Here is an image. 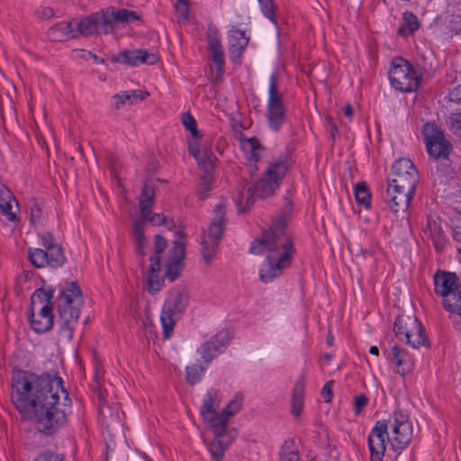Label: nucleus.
I'll list each match as a JSON object with an SVG mask.
<instances>
[{"instance_id": "f257e3e1", "label": "nucleus", "mask_w": 461, "mask_h": 461, "mask_svg": "<svg viewBox=\"0 0 461 461\" xmlns=\"http://www.w3.org/2000/svg\"><path fill=\"white\" fill-rule=\"evenodd\" d=\"M68 400L59 377L17 371L12 378L11 401L24 420L42 433L50 434L66 422L60 397Z\"/></svg>"}, {"instance_id": "de8ad7c7", "label": "nucleus", "mask_w": 461, "mask_h": 461, "mask_svg": "<svg viewBox=\"0 0 461 461\" xmlns=\"http://www.w3.org/2000/svg\"><path fill=\"white\" fill-rule=\"evenodd\" d=\"M34 461H63V458L60 455L45 452L37 456Z\"/></svg>"}, {"instance_id": "0e129e2a", "label": "nucleus", "mask_w": 461, "mask_h": 461, "mask_svg": "<svg viewBox=\"0 0 461 461\" xmlns=\"http://www.w3.org/2000/svg\"><path fill=\"white\" fill-rule=\"evenodd\" d=\"M324 357H325V359H326L327 361H330V359H331V356H330V355H329V354H326V355L324 356Z\"/></svg>"}, {"instance_id": "8fccbe9b", "label": "nucleus", "mask_w": 461, "mask_h": 461, "mask_svg": "<svg viewBox=\"0 0 461 461\" xmlns=\"http://www.w3.org/2000/svg\"><path fill=\"white\" fill-rule=\"evenodd\" d=\"M32 312H35V315L53 316L52 303L48 305H41L40 307L32 309Z\"/></svg>"}, {"instance_id": "13d9d810", "label": "nucleus", "mask_w": 461, "mask_h": 461, "mask_svg": "<svg viewBox=\"0 0 461 461\" xmlns=\"http://www.w3.org/2000/svg\"><path fill=\"white\" fill-rule=\"evenodd\" d=\"M344 113L348 117H351L352 116L353 110H352V107L349 104L345 107Z\"/></svg>"}, {"instance_id": "37998d69", "label": "nucleus", "mask_w": 461, "mask_h": 461, "mask_svg": "<svg viewBox=\"0 0 461 461\" xmlns=\"http://www.w3.org/2000/svg\"><path fill=\"white\" fill-rule=\"evenodd\" d=\"M182 123L188 130L194 139L199 137V132L196 128V122L194 118L188 113H185L182 115Z\"/></svg>"}, {"instance_id": "f8f14e48", "label": "nucleus", "mask_w": 461, "mask_h": 461, "mask_svg": "<svg viewBox=\"0 0 461 461\" xmlns=\"http://www.w3.org/2000/svg\"><path fill=\"white\" fill-rule=\"evenodd\" d=\"M269 127L277 131L286 121V111L282 96L277 89V78L271 75L269 78L268 101L266 113Z\"/></svg>"}, {"instance_id": "20e7f679", "label": "nucleus", "mask_w": 461, "mask_h": 461, "mask_svg": "<svg viewBox=\"0 0 461 461\" xmlns=\"http://www.w3.org/2000/svg\"><path fill=\"white\" fill-rule=\"evenodd\" d=\"M393 448L402 449L412 437V424L409 416L402 411H395L387 420H379L371 429L367 441L371 461H383L386 447L390 442Z\"/></svg>"}, {"instance_id": "ddd939ff", "label": "nucleus", "mask_w": 461, "mask_h": 461, "mask_svg": "<svg viewBox=\"0 0 461 461\" xmlns=\"http://www.w3.org/2000/svg\"><path fill=\"white\" fill-rule=\"evenodd\" d=\"M418 183V170L411 159L402 158L394 162L388 185L397 188L416 189Z\"/></svg>"}, {"instance_id": "4d7b16f0", "label": "nucleus", "mask_w": 461, "mask_h": 461, "mask_svg": "<svg viewBox=\"0 0 461 461\" xmlns=\"http://www.w3.org/2000/svg\"><path fill=\"white\" fill-rule=\"evenodd\" d=\"M453 237L456 241L461 242V226L453 229Z\"/></svg>"}, {"instance_id": "c03bdc74", "label": "nucleus", "mask_w": 461, "mask_h": 461, "mask_svg": "<svg viewBox=\"0 0 461 461\" xmlns=\"http://www.w3.org/2000/svg\"><path fill=\"white\" fill-rule=\"evenodd\" d=\"M450 130L456 135H461V113H453L448 117Z\"/></svg>"}, {"instance_id": "9b49d317", "label": "nucleus", "mask_w": 461, "mask_h": 461, "mask_svg": "<svg viewBox=\"0 0 461 461\" xmlns=\"http://www.w3.org/2000/svg\"><path fill=\"white\" fill-rule=\"evenodd\" d=\"M395 334L414 348L425 345L426 337L421 323L415 315H401L394 322Z\"/></svg>"}, {"instance_id": "2f4dec72", "label": "nucleus", "mask_w": 461, "mask_h": 461, "mask_svg": "<svg viewBox=\"0 0 461 461\" xmlns=\"http://www.w3.org/2000/svg\"><path fill=\"white\" fill-rule=\"evenodd\" d=\"M120 409L118 403L109 404L108 402H103L100 405L99 412L107 426L121 421Z\"/></svg>"}, {"instance_id": "a18cd8bd", "label": "nucleus", "mask_w": 461, "mask_h": 461, "mask_svg": "<svg viewBox=\"0 0 461 461\" xmlns=\"http://www.w3.org/2000/svg\"><path fill=\"white\" fill-rule=\"evenodd\" d=\"M262 13L266 17H267L270 21L275 23V12H274V4L272 0H258Z\"/></svg>"}, {"instance_id": "b1692460", "label": "nucleus", "mask_w": 461, "mask_h": 461, "mask_svg": "<svg viewBox=\"0 0 461 461\" xmlns=\"http://www.w3.org/2000/svg\"><path fill=\"white\" fill-rule=\"evenodd\" d=\"M238 140L240 142V147L249 162H258L260 158H262L264 149L260 145L258 139L254 137L246 138L242 134H240L238 136Z\"/></svg>"}, {"instance_id": "c9c22d12", "label": "nucleus", "mask_w": 461, "mask_h": 461, "mask_svg": "<svg viewBox=\"0 0 461 461\" xmlns=\"http://www.w3.org/2000/svg\"><path fill=\"white\" fill-rule=\"evenodd\" d=\"M403 23L398 29V33L402 36H408L419 29L420 23L417 17L409 12L402 15Z\"/></svg>"}, {"instance_id": "c756f323", "label": "nucleus", "mask_w": 461, "mask_h": 461, "mask_svg": "<svg viewBox=\"0 0 461 461\" xmlns=\"http://www.w3.org/2000/svg\"><path fill=\"white\" fill-rule=\"evenodd\" d=\"M223 342L219 339L216 336L211 340L203 343L198 349V353L206 364H209L213 358H215L219 353L220 348L223 347Z\"/></svg>"}, {"instance_id": "bf43d9fd", "label": "nucleus", "mask_w": 461, "mask_h": 461, "mask_svg": "<svg viewBox=\"0 0 461 461\" xmlns=\"http://www.w3.org/2000/svg\"><path fill=\"white\" fill-rule=\"evenodd\" d=\"M137 91H138V98H140V100H143L147 96L149 95V94L148 92H143V91H140V90H137Z\"/></svg>"}, {"instance_id": "e433bc0d", "label": "nucleus", "mask_w": 461, "mask_h": 461, "mask_svg": "<svg viewBox=\"0 0 461 461\" xmlns=\"http://www.w3.org/2000/svg\"><path fill=\"white\" fill-rule=\"evenodd\" d=\"M204 170L206 171L204 176L201 179V188L200 197L204 199L206 197V193L210 191V185L212 183V176L210 173V170L213 166V158L212 156H207L206 159L203 162Z\"/></svg>"}, {"instance_id": "4be33fe9", "label": "nucleus", "mask_w": 461, "mask_h": 461, "mask_svg": "<svg viewBox=\"0 0 461 461\" xmlns=\"http://www.w3.org/2000/svg\"><path fill=\"white\" fill-rule=\"evenodd\" d=\"M208 46L215 66V78L220 79L223 73V49L216 27L209 26Z\"/></svg>"}, {"instance_id": "9d476101", "label": "nucleus", "mask_w": 461, "mask_h": 461, "mask_svg": "<svg viewBox=\"0 0 461 461\" xmlns=\"http://www.w3.org/2000/svg\"><path fill=\"white\" fill-rule=\"evenodd\" d=\"M389 78L395 89L402 92H411L418 88L420 75L407 60L397 58L393 60Z\"/></svg>"}, {"instance_id": "864d4df0", "label": "nucleus", "mask_w": 461, "mask_h": 461, "mask_svg": "<svg viewBox=\"0 0 461 461\" xmlns=\"http://www.w3.org/2000/svg\"><path fill=\"white\" fill-rule=\"evenodd\" d=\"M189 152H190V154H191L192 156H194V157L197 159V161H198L199 163H202V164H203V162L204 160L200 161V158H198V155H199V149H198V145H197V143H196L194 140V141H190V142H189Z\"/></svg>"}, {"instance_id": "72a5a7b5", "label": "nucleus", "mask_w": 461, "mask_h": 461, "mask_svg": "<svg viewBox=\"0 0 461 461\" xmlns=\"http://www.w3.org/2000/svg\"><path fill=\"white\" fill-rule=\"evenodd\" d=\"M32 328L37 333H43L48 331L53 325V316L35 315L32 312L30 315Z\"/></svg>"}, {"instance_id": "a211bd4d", "label": "nucleus", "mask_w": 461, "mask_h": 461, "mask_svg": "<svg viewBox=\"0 0 461 461\" xmlns=\"http://www.w3.org/2000/svg\"><path fill=\"white\" fill-rule=\"evenodd\" d=\"M167 247V240L160 236H155L154 252L149 258L150 265L149 267L148 283L149 292L155 294L160 288L159 272L161 270V263L159 254Z\"/></svg>"}, {"instance_id": "39448f33", "label": "nucleus", "mask_w": 461, "mask_h": 461, "mask_svg": "<svg viewBox=\"0 0 461 461\" xmlns=\"http://www.w3.org/2000/svg\"><path fill=\"white\" fill-rule=\"evenodd\" d=\"M82 292L76 283L66 284L59 298L60 332L68 339L73 337V329L77 322Z\"/></svg>"}, {"instance_id": "1a4fd4ad", "label": "nucleus", "mask_w": 461, "mask_h": 461, "mask_svg": "<svg viewBox=\"0 0 461 461\" xmlns=\"http://www.w3.org/2000/svg\"><path fill=\"white\" fill-rule=\"evenodd\" d=\"M42 249H30L28 255L31 262L38 268L49 266L56 268L65 263L61 247L50 233L41 236Z\"/></svg>"}, {"instance_id": "4468645a", "label": "nucleus", "mask_w": 461, "mask_h": 461, "mask_svg": "<svg viewBox=\"0 0 461 461\" xmlns=\"http://www.w3.org/2000/svg\"><path fill=\"white\" fill-rule=\"evenodd\" d=\"M422 134L426 143L428 153L434 158H447L450 150V143L445 138L442 130L435 123H425Z\"/></svg>"}, {"instance_id": "69168bd1", "label": "nucleus", "mask_w": 461, "mask_h": 461, "mask_svg": "<svg viewBox=\"0 0 461 461\" xmlns=\"http://www.w3.org/2000/svg\"><path fill=\"white\" fill-rule=\"evenodd\" d=\"M145 459L146 461H152L151 459H149L147 456H145Z\"/></svg>"}, {"instance_id": "6ab92c4d", "label": "nucleus", "mask_w": 461, "mask_h": 461, "mask_svg": "<svg viewBox=\"0 0 461 461\" xmlns=\"http://www.w3.org/2000/svg\"><path fill=\"white\" fill-rule=\"evenodd\" d=\"M73 24L75 25L77 37L79 35L88 36L94 33L107 34L110 32L108 25H106L104 11L86 18L74 19Z\"/></svg>"}, {"instance_id": "5701e85b", "label": "nucleus", "mask_w": 461, "mask_h": 461, "mask_svg": "<svg viewBox=\"0 0 461 461\" xmlns=\"http://www.w3.org/2000/svg\"><path fill=\"white\" fill-rule=\"evenodd\" d=\"M249 43V38L243 31L232 29L229 32V53L234 63H239L242 53Z\"/></svg>"}, {"instance_id": "5fc2aeb1", "label": "nucleus", "mask_w": 461, "mask_h": 461, "mask_svg": "<svg viewBox=\"0 0 461 461\" xmlns=\"http://www.w3.org/2000/svg\"><path fill=\"white\" fill-rule=\"evenodd\" d=\"M82 58L86 60L92 59L95 63H101V64L104 63V59L97 57L95 54H93L90 51H84V53L82 54Z\"/></svg>"}, {"instance_id": "393cba45", "label": "nucleus", "mask_w": 461, "mask_h": 461, "mask_svg": "<svg viewBox=\"0 0 461 461\" xmlns=\"http://www.w3.org/2000/svg\"><path fill=\"white\" fill-rule=\"evenodd\" d=\"M104 11L106 25L112 32V23H130L140 19L138 14L134 11L126 9H116L114 7L106 8Z\"/></svg>"}, {"instance_id": "3c124183", "label": "nucleus", "mask_w": 461, "mask_h": 461, "mask_svg": "<svg viewBox=\"0 0 461 461\" xmlns=\"http://www.w3.org/2000/svg\"><path fill=\"white\" fill-rule=\"evenodd\" d=\"M41 213V211L38 204L34 203L32 206H31L30 220L32 224H35L39 221Z\"/></svg>"}, {"instance_id": "052dcab7", "label": "nucleus", "mask_w": 461, "mask_h": 461, "mask_svg": "<svg viewBox=\"0 0 461 461\" xmlns=\"http://www.w3.org/2000/svg\"><path fill=\"white\" fill-rule=\"evenodd\" d=\"M328 122H329V124L330 126L331 134L334 136V131H337L336 125H335L334 122L330 118L328 119Z\"/></svg>"}, {"instance_id": "dca6fc26", "label": "nucleus", "mask_w": 461, "mask_h": 461, "mask_svg": "<svg viewBox=\"0 0 461 461\" xmlns=\"http://www.w3.org/2000/svg\"><path fill=\"white\" fill-rule=\"evenodd\" d=\"M278 185L279 184H277L276 180H271L264 175L253 187L247 189L246 197L243 195L241 199L237 202L239 212H245L253 205L255 194L261 199L267 198L275 192Z\"/></svg>"}, {"instance_id": "c85d7f7f", "label": "nucleus", "mask_w": 461, "mask_h": 461, "mask_svg": "<svg viewBox=\"0 0 461 461\" xmlns=\"http://www.w3.org/2000/svg\"><path fill=\"white\" fill-rule=\"evenodd\" d=\"M423 230L425 234L432 239L436 249H441L443 247L444 233L438 219L431 216L428 217L427 224Z\"/></svg>"}, {"instance_id": "58836bf2", "label": "nucleus", "mask_w": 461, "mask_h": 461, "mask_svg": "<svg viewBox=\"0 0 461 461\" xmlns=\"http://www.w3.org/2000/svg\"><path fill=\"white\" fill-rule=\"evenodd\" d=\"M303 384L297 383L294 386L292 397V411L294 415L299 416L301 414L303 405Z\"/></svg>"}, {"instance_id": "a878e982", "label": "nucleus", "mask_w": 461, "mask_h": 461, "mask_svg": "<svg viewBox=\"0 0 461 461\" xmlns=\"http://www.w3.org/2000/svg\"><path fill=\"white\" fill-rule=\"evenodd\" d=\"M288 169L287 159L285 156L273 158L267 161L265 176L271 180H276L277 184L284 178Z\"/></svg>"}, {"instance_id": "2eb2a0df", "label": "nucleus", "mask_w": 461, "mask_h": 461, "mask_svg": "<svg viewBox=\"0 0 461 461\" xmlns=\"http://www.w3.org/2000/svg\"><path fill=\"white\" fill-rule=\"evenodd\" d=\"M155 191L152 185L146 181L144 182L140 195L139 205L140 211V217L132 216V219L141 221V227L144 229L147 222L152 225H160L166 221V217L159 213H151V208L154 203Z\"/></svg>"}, {"instance_id": "f03ea898", "label": "nucleus", "mask_w": 461, "mask_h": 461, "mask_svg": "<svg viewBox=\"0 0 461 461\" xmlns=\"http://www.w3.org/2000/svg\"><path fill=\"white\" fill-rule=\"evenodd\" d=\"M292 212L293 203L287 202L268 229L250 246L249 251L252 254L267 253L266 261L259 270L263 283H269L279 277L293 261L295 249L288 228Z\"/></svg>"}, {"instance_id": "412c9836", "label": "nucleus", "mask_w": 461, "mask_h": 461, "mask_svg": "<svg viewBox=\"0 0 461 461\" xmlns=\"http://www.w3.org/2000/svg\"><path fill=\"white\" fill-rule=\"evenodd\" d=\"M415 189L397 188V186L388 185L386 190L387 203L394 212H404L409 207Z\"/></svg>"}, {"instance_id": "6e6d98bb", "label": "nucleus", "mask_w": 461, "mask_h": 461, "mask_svg": "<svg viewBox=\"0 0 461 461\" xmlns=\"http://www.w3.org/2000/svg\"><path fill=\"white\" fill-rule=\"evenodd\" d=\"M54 15V11L53 9L50 8V7H45L42 9V12H41V17L43 18H50Z\"/></svg>"}, {"instance_id": "49530a36", "label": "nucleus", "mask_w": 461, "mask_h": 461, "mask_svg": "<svg viewBox=\"0 0 461 461\" xmlns=\"http://www.w3.org/2000/svg\"><path fill=\"white\" fill-rule=\"evenodd\" d=\"M176 10L184 20L188 19L189 10L185 0H178L176 5Z\"/></svg>"}, {"instance_id": "603ef678", "label": "nucleus", "mask_w": 461, "mask_h": 461, "mask_svg": "<svg viewBox=\"0 0 461 461\" xmlns=\"http://www.w3.org/2000/svg\"><path fill=\"white\" fill-rule=\"evenodd\" d=\"M333 381H329L326 383L321 390V394L326 402H330L332 398L331 386L333 384Z\"/></svg>"}, {"instance_id": "0eeeda50", "label": "nucleus", "mask_w": 461, "mask_h": 461, "mask_svg": "<svg viewBox=\"0 0 461 461\" xmlns=\"http://www.w3.org/2000/svg\"><path fill=\"white\" fill-rule=\"evenodd\" d=\"M188 301V294L184 289H174L169 292L160 314V323L165 339H168L172 335L176 321L185 310Z\"/></svg>"}, {"instance_id": "e2e57ef3", "label": "nucleus", "mask_w": 461, "mask_h": 461, "mask_svg": "<svg viewBox=\"0 0 461 461\" xmlns=\"http://www.w3.org/2000/svg\"><path fill=\"white\" fill-rule=\"evenodd\" d=\"M333 341H334L333 336L329 334L328 337H327V344L329 346H332L333 345Z\"/></svg>"}, {"instance_id": "7c9ffc66", "label": "nucleus", "mask_w": 461, "mask_h": 461, "mask_svg": "<svg viewBox=\"0 0 461 461\" xmlns=\"http://www.w3.org/2000/svg\"><path fill=\"white\" fill-rule=\"evenodd\" d=\"M133 238L137 253L143 258L146 254L145 249L148 248L149 240L144 236V229L141 227V221L132 219Z\"/></svg>"}, {"instance_id": "680f3d73", "label": "nucleus", "mask_w": 461, "mask_h": 461, "mask_svg": "<svg viewBox=\"0 0 461 461\" xmlns=\"http://www.w3.org/2000/svg\"><path fill=\"white\" fill-rule=\"evenodd\" d=\"M369 352H370V354L375 355V356H378L379 355V349H378V348L376 346H372L369 348Z\"/></svg>"}, {"instance_id": "bb28decb", "label": "nucleus", "mask_w": 461, "mask_h": 461, "mask_svg": "<svg viewBox=\"0 0 461 461\" xmlns=\"http://www.w3.org/2000/svg\"><path fill=\"white\" fill-rule=\"evenodd\" d=\"M49 37L53 41H65L77 38V32L73 20L62 22L52 26L49 31Z\"/></svg>"}, {"instance_id": "09e8293b", "label": "nucleus", "mask_w": 461, "mask_h": 461, "mask_svg": "<svg viewBox=\"0 0 461 461\" xmlns=\"http://www.w3.org/2000/svg\"><path fill=\"white\" fill-rule=\"evenodd\" d=\"M367 403V398L364 394L357 395L354 401V411L359 414Z\"/></svg>"}, {"instance_id": "473e14b6", "label": "nucleus", "mask_w": 461, "mask_h": 461, "mask_svg": "<svg viewBox=\"0 0 461 461\" xmlns=\"http://www.w3.org/2000/svg\"><path fill=\"white\" fill-rule=\"evenodd\" d=\"M14 200V196L11 191L0 185V210L5 214L9 221H14L15 219L14 213L11 212L12 210V201Z\"/></svg>"}, {"instance_id": "a19ab883", "label": "nucleus", "mask_w": 461, "mask_h": 461, "mask_svg": "<svg viewBox=\"0 0 461 461\" xmlns=\"http://www.w3.org/2000/svg\"><path fill=\"white\" fill-rule=\"evenodd\" d=\"M138 98V91H124L113 96L115 100V107L119 109L121 105L131 104L132 99Z\"/></svg>"}, {"instance_id": "f3484780", "label": "nucleus", "mask_w": 461, "mask_h": 461, "mask_svg": "<svg viewBox=\"0 0 461 461\" xmlns=\"http://www.w3.org/2000/svg\"><path fill=\"white\" fill-rule=\"evenodd\" d=\"M176 236V240L173 242V246L169 250V257L165 263L166 276L171 281H174L179 276L185 251L183 242L185 238L184 232L177 230Z\"/></svg>"}, {"instance_id": "ea45409f", "label": "nucleus", "mask_w": 461, "mask_h": 461, "mask_svg": "<svg viewBox=\"0 0 461 461\" xmlns=\"http://www.w3.org/2000/svg\"><path fill=\"white\" fill-rule=\"evenodd\" d=\"M355 197L358 203L366 208L369 207L370 194L365 183H359L356 185Z\"/></svg>"}, {"instance_id": "cd10ccee", "label": "nucleus", "mask_w": 461, "mask_h": 461, "mask_svg": "<svg viewBox=\"0 0 461 461\" xmlns=\"http://www.w3.org/2000/svg\"><path fill=\"white\" fill-rule=\"evenodd\" d=\"M397 366L398 373L402 375L408 374L413 367V360L409 354L398 346L392 348V357L390 358Z\"/></svg>"}, {"instance_id": "aec40b11", "label": "nucleus", "mask_w": 461, "mask_h": 461, "mask_svg": "<svg viewBox=\"0 0 461 461\" xmlns=\"http://www.w3.org/2000/svg\"><path fill=\"white\" fill-rule=\"evenodd\" d=\"M111 60L114 63L135 67L139 64H155L158 57L155 53L143 49L127 50L113 55Z\"/></svg>"}, {"instance_id": "4c0bfd02", "label": "nucleus", "mask_w": 461, "mask_h": 461, "mask_svg": "<svg viewBox=\"0 0 461 461\" xmlns=\"http://www.w3.org/2000/svg\"><path fill=\"white\" fill-rule=\"evenodd\" d=\"M279 457L280 461H299L298 447L294 441H285L280 449Z\"/></svg>"}, {"instance_id": "7ed1b4c3", "label": "nucleus", "mask_w": 461, "mask_h": 461, "mask_svg": "<svg viewBox=\"0 0 461 461\" xmlns=\"http://www.w3.org/2000/svg\"><path fill=\"white\" fill-rule=\"evenodd\" d=\"M242 396L236 394L230 402L221 411V394L218 390L211 389L207 392L200 408V414L206 426L212 430L214 439L209 445V451L212 461H221L224 452L233 441L236 433L227 429L230 419L237 413L242 403Z\"/></svg>"}, {"instance_id": "423d86ee", "label": "nucleus", "mask_w": 461, "mask_h": 461, "mask_svg": "<svg viewBox=\"0 0 461 461\" xmlns=\"http://www.w3.org/2000/svg\"><path fill=\"white\" fill-rule=\"evenodd\" d=\"M435 292L443 299L445 309L461 315V282L455 273L438 272L434 276Z\"/></svg>"}, {"instance_id": "6e6552de", "label": "nucleus", "mask_w": 461, "mask_h": 461, "mask_svg": "<svg viewBox=\"0 0 461 461\" xmlns=\"http://www.w3.org/2000/svg\"><path fill=\"white\" fill-rule=\"evenodd\" d=\"M226 212V200L221 199L213 209L214 217L201 241V253L206 262L214 257L223 232V221Z\"/></svg>"}, {"instance_id": "79ce46f5", "label": "nucleus", "mask_w": 461, "mask_h": 461, "mask_svg": "<svg viewBox=\"0 0 461 461\" xmlns=\"http://www.w3.org/2000/svg\"><path fill=\"white\" fill-rule=\"evenodd\" d=\"M204 371L203 366H193L186 367V381L194 384L201 380L202 373Z\"/></svg>"}, {"instance_id": "f704fd0d", "label": "nucleus", "mask_w": 461, "mask_h": 461, "mask_svg": "<svg viewBox=\"0 0 461 461\" xmlns=\"http://www.w3.org/2000/svg\"><path fill=\"white\" fill-rule=\"evenodd\" d=\"M53 292L52 289H37L31 297L32 310L41 305L51 304Z\"/></svg>"}]
</instances>
